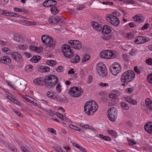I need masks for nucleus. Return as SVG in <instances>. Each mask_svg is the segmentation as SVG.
Wrapping results in <instances>:
<instances>
[{
    "label": "nucleus",
    "mask_w": 152,
    "mask_h": 152,
    "mask_svg": "<svg viewBox=\"0 0 152 152\" xmlns=\"http://www.w3.org/2000/svg\"><path fill=\"white\" fill-rule=\"evenodd\" d=\"M98 108L97 104L94 100L87 102L84 107V112L88 115H93Z\"/></svg>",
    "instance_id": "obj_1"
},
{
    "label": "nucleus",
    "mask_w": 152,
    "mask_h": 152,
    "mask_svg": "<svg viewBox=\"0 0 152 152\" xmlns=\"http://www.w3.org/2000/svg\"><path fill=\"white\" fill-rule=\"evenodd\" d=\"M135 77L133 71L129 70L124 72L121 76V80L123 83H128L132 81Z\"/></svg>",
    "instance_id": "obj_2"
},
{
    "label": "nucleus",
    "mask_w": 152,
    "mask_h": 152,
    "mask_svg": "<svg viewBox=\"0 0 152 152\" xmlns=\"http://www.w3.org/2000/svg\"><path fill=\"white\" fill-rule=\"evenodd\" d=\"M58 81L57 77L53 75L46 76L45 78V83L50 87H53L56 85Z\"/></svg>",
    "instance_id": "obj_3"
},
{
    "label": "nucleus",
    "mask_w": 152,
    "mask_h": 152,
    "mask_svg": "<svg viewBox=\"0 0 152 152\" xmlns=\"http://www.w3.org/2000/svg\"><path fill=\"white\" fill-rule=\"evenodd\" d=\"M61 49L64 56L66 58H71L74 56V53L71 50L69 46L66 44L62 45Z\"/></svg>",
    "instance_id": "obj_4"
},
{
    "label": "nucleus",
    "mask_w": 152,
    "mask_h": 152,
    "mask_svg": "<svg viewBox=\"0 0 152 152\" xmlns=\"http://www.w3.org/2000/svg\"><path fill=\"white\" fill-rule=\"evenodd\" d=\"M69 94L75 97H78L80 96L83 93V89L80 88L79 89L77 87H73L69 90Z\"/></svg>",
    "instance_id": "obj_5"
},
{
    "label": "nucleus",
    "mask_w": 152,
    "mask_h": 152,
    "mask_svg": "<svg viewBox=\"0 0 152 152\" xmlns=\"http://www.w3.org/2000/svg\"><path fill=\"white\" fill-rule=\"evenodd\" d=\"M96 69L98 73L101 76L105 77L107 75L106 66L103 63H99L97 65Z\"/></svg>",
    "instance_id": "obj_6"
},
{
    "label": "nucleus",
    "mask_w": 152,
    "mask_h": 152,
    "mask_svg": "<svg viewBox=\"0 0 152 152\" xmlns=\"http://www.w3.org/2000/svg\"><path fill=\"white\" fill-rule=\"evenodd\" d=\"M117 109L115 107H111L108 110V117L109 119L114 122L117 116Z\"/></svg>",
    "instance_id": "obj_7"
},
{
    "label": "nucleus",
    "mask_w": 152,
    "mask_h": 152,
    "mask_svg": "<svg viewBox=\"0 0 152 152\" xmlns=\"http://www.w3.org/2000/svg\"><path fill=\"white\" fill-rule=\"evenodd\" d=\"M100 56L102 58L107 59L113 58L115 56V54L113 51L109 50L103 51L100 53Z\"/></svg>",
    "instance_id": "obj_8"
},
{
    "label": "nucleus",
    "mask_w": 152,
    "mask_h": 152,
    "mask_svg": "<svg viewBox=\"0 0 152 152\" xmlns=\"http://www.w3.org/2000/svg\"><path fill=\"white\" fill-rule=\"evenodd\" d=\"M107 20H109L110 23L114 26H118L120 23L118 18L112 14L109 15L107 17Z\"/></svg>",
    "instance_id": "obj_9"
},
{
    "label": "nucleus",
    "mask_w": 152,
    "mask_h": 152,
    "mask_svg": "<svg viewBox=\"0 0 152 152\" xmlns=\"http://www.w3.org/2000/svg\"><path fill=\"white\" fill-rule=\"evenodd\" d=\"M68 43L74 49L79 50L82 48L81 44L79 41L70 40L68 41Z\"/></svg>",
    "instance_id": "obj_10"
},
{
    "label": "nucleus",
    "mask_w": 152,
    "mask_h": 152,
    "mask_svg": "<svg viewBox=\"0 0 152 152\" xmlns=\"http://www.w3.org/2000/svg\"><path fill=\"white\" fill-rule=\"evenodd\" d=\"M61 18L59 17H56L55 16H52L48 19L49 22L50 24H54L57 23L61 19Z\"/></svg>",
    "instance_id": "obj_11"
},
{
    "label": "nucleus",
    "mask_w": 152,
    "mask_h": 152,
    "mask_svg": "<svg viewBox=\"0 0 152 152\" xmlns=\"http://www.w3.org/2000/svg\"><path fill=\"white\" fill-rule=\"evenodd\" d=\"M11 62V60L8 56H3L0 58V62H2L6 64H9Z\"/></svg>",
    "instance_id": "obj_12"
},
{
    "label": "nucleus",
    "mask_w": 152,
    "mask_h": 152,
    "mask_svg": "<svg viewBox=\"0 0 152 152\" xmlns=\"http://www.w3.org/2000/svg\"><path fill=\"white\" fill-rule=\"evenodd\" d=\"M11 55L12 58H13L16 61H18L19 60H20L22 59V56L20 54L17 52H12Z\"/></svg>",
    "instance_id": "obj_13"
},
{
    "label": "nucleus",
    "mask_w": 152,
    "mask_h": 152,
    "mask_svg": "<svg viewBox=\"0 0 152 152\" xmlns=\"http://www.w3.org/2000/svg\"><path fill=\"white\" fill-rule=\"evenodd\" d=\"M47 38V39L45 40V43L46 44L47 47H50L53 49L54 47V42H52V44L51 45L50 43L51 41L52 40V38L48 35Z\"/></svg>",
    "instance_id": "obj_14"
},
{
    "label": "nucleus",
    "mask_w": 152,
    "mask_h": 152,
    "mask_svg": "<svg viewBox=\"0 0 152 152\" xmlns=\"http://www.w3.org/2000/svg\"><path fill=\"white\" fill-rule=\"evenodd\" d=\"M34 83L37 85L43 86L44 84L45 83V79H44L41 78H38L34 80Z\"/></svg>",
    "instance_id": "obj_15"
},
{
    "label": "nucleus",
    "mask_w": 152,
    "mask_h": 152,
    "mask_svg": "<svg viewBox=\"0 0 152 152\" xmlns=\"http://www.w3.org/2000/svg\"><path fill=\"white\" fill-rule=\"evenodd\" d=\"M144 129L146 132L152 134V123L146 124L144 126Z\"/></svg>",
    "instance_id": "obj_16"
},
{
    "label": "nucleus",
    "mask_w": 152,
    "mask_h": 152,
    "mask_svg": "<svg viewBox=\"0 0 152 152\" xmlns=\"http://www.w3.org/2000/svg\"><path fill=\"white\" fill-rule=\"evenodd\" d=\"M111 31L110 27L108 25H104L103 26L102 33L103 34H109Z\"/></svg>",
    "instance_id": "obj_17"
},
{
    "label": "nucleus",
    "mask_w": 152,
    "mask_h": 152,
    "mask_svg": "<svg viewBox=\"0 0 152 152\" xmlns=\"http://www.w3.org/2000/svg\"><path fill=\"white\" fill-rule=\"evenodd\" d=\"M126 100L130 104L132 105H135L137 104V101L133 99L130 96H127L125 97Z\"/></svg>",
    "instance_id": "obj_18"
},
{
    "label": "nucleus",
    "mask_w": 152,
    "mask_h": 152,
    "mask_svg": "<svg viewBox=\"0 0 152 152\" xmlns=\"http://www.w3.org/2000/svg\"><path fill=\"white\" fill-rule=\"evenodd\" d=\"M92 25L93 28L96 31H99L102 29L101 25L96 22H92Z\"/></svg>",
    "instance_id": "obj_19"
},
{
    "label": "nucleus",
    "mask_w": 152,
    "mask_h": 152,
    "mask_svg": "<svg viewBox=\"0 0 152 152\" xmlns=\"http://www.w3.org/2000/svg\"><path fill=\"white\" fill-rule=\"evenodd\" d=\"M142 16L140 14L136 15L135 16L133 17V18L135 19L134 21L135 22H142L143 20L142 19Z\"/></svg>",
    "instance_id": "obj_20"
},
{
    "label": "nucleus",
    "mask_w": 152,
    "mask_h": 152,
    "mask_svg": "<svg viewBox=\"0 0 152 152\" xmlns=\"http://www.w3.org/2000/svg\"><path fill=\"white\" fill-rule=\"evenodd\" d=\"M110 70L112 74L114 75H116L119 73L121 70L118 69L115 67L112 66L110 69Z\"/></svg>",
    "instance_id": "obj_21"
},
{
    "label": "nucleus",
    "mask_w": 152,
    "mask_h": 152,
    "mask_svg": "<svg viewBox=\"0 0 152 152\" xmlns=\"http://www.w3.org/2000/svg\"><path fill=\"white\" fill-rule=\"evenodd\" d=\"M80 57L77 54H75V56L71 59V61L73 63H78L80 61Z\"/></svg>",
    "instance_id": "obj_22"
},
{
    "label": "nucleus",
    "mask_w": 152,
    "mask_h": 152,
    "mask_svg": "<svg viewBox=\"0 0 152 152\" xmlns=\"http://www.w3.org/2000/svg\"><path fill=\"white\" fill-rule=\"evenodd\" d=\"M55 93H53L52 91L48 92L47 93V95L48 97L51 99H56L57 97L54 95Z\"/></svg>",
    "instance_id": "obj_23"
},
{
    "label": "nucleus",
    "mask_w": 152,
    "mask_h": 152,
    "mask_svg": "<svg viewBox=\"0 0 152 152\" xmlns=\"http://www.w3.org/2000/svg\"><path fill=\"white\" fill-rule=\"evenodd\" d=\"M50 10L51 13L54 15L56 14L59 12V10L57 9V7L56 6H54L51 7Z\"/></svg>",
    "instance_id": "obj_24"
},
{
    "label": "nucleus",
    "mask_w": 152,
    "mask_h": 152,
    "mask_svg": "<svg viewBox=\"0 0 152 152\" xmlns=\"http://www.w3.org/2000/svg\"><path fill=\"white\" fill-rule=\"evenodd\" d=\"M41 57L39 56H34L31 59L30 61L34 63L38 62L40 59Z\"/></svg>",
    "instance_id": "obj_25"
},
{
    "label": "nucleus",
    "mask_w": 152,
    "mask_h": 152,
    "mask_svg": "<svg viewBox=\"0 0 152 152\" xmlns=\"http://www.w3.org/2000/svg\"><path fill=\"white\" fill-rule=\"evenodd\" d=\"M90 58V56L87 54H85L83 55V58L81 59V61L82 63L86 62L89 60Z\"/></svg>",
    "instance_id": "obj_26"
},
{
    "label": "nucleus",
    "mask_w": 152,
    "mask_h": 152,
    "mask_svg": "<svg viewBox=\"0 0 152 152\" xmlns=\"http://www.w3.org/2000/svg\"><path fill=\"white\" fill-rule=\"evenodd\" d=\"M47 64L50 66H54L57 64V62L55 61L49 60L47 61Z\"/></svg>",
    "instance_id": "obj_27"
},
{
    "label": "nucleus",
    "mask_w": 152,
    "mask_h": 152,
    "mask_svg": "<svg viewBox=\"0 0 152 152\" xmlns=\"http://www.w3.org/2000/svg\"><path fill=\"white\" fill-rule=\"evenodd\" d=\"M121 105L122 108L125 110H127L129 109V107L126 103L123 102L121 103Z\"/></svg>",
    "instance_id": "obj_28"
},
{
    "label": "nucleus",
    "mask_w": 152,
    "mask_h": 152,
    "mask_svg": "<svg viewBox=\"0 0 152 152\" xmlns=\"http://www.w3.org/2000/svg\"><path fill=\"white\" fill-rule=\"evenodd\" d=\"M148 99L149 100L148 101L147 100H145L146 104L150 109L152 110V102L149 99Z\"/></svg>",
    "instance_id": "obj_29"
},
{
    "label": "nucleus",
    "mask_w": 152,
    "mask_h": 152,
    "mask_svg": "<svg viewBox=\"0 0 152 152\" xmlns=\"http://www.w3.org/2000/svg\"><path fill=\"white\" fill-rule=\"evenodd\" d=\"M14 39L15 41L18 42H22L23 39L19 35H17L15 36Z\"/></svg>",
    "instance_id": "obj_30"
},
{
    "label": "nucleus",
    "mask_w": 152,
    "mask_h": 152,
    "mask_svg": "<svg viewBox=\"0 0 152 152\" xmlns=\"http://www.w3.org/2000/svg\"><path fill=\"white\" fill-rule=\"evenodd\" d=\"M40 70L42 72H48L50 71V68L48 66H44L40 68Z\"/></svg>",
    "instance_id": "obj_31"
},
{
    "label": "nucleus",
    "mask_w": 152,
    "mask_h": 152,
    "mask_svg": "<svg viewBox=\"0 0 152 152\" xmlns=\"http://www.w3.org/2000/svg\"><path fill=\"white\" fill-rule=\"evenodd\" d=\"M69 127L74 130H75L76 131H81L82 130V129H80L79 127L70 124L69 125Z\"/></svg>",
    "instance_id": "obj_32"
},
{
    "label": "nucleus",
    "mask_w": 152,
    "mask_h": 152,
    "mask_svg": "<svg viewBox=\"0 0 152 152\" xmlns=\"http://www.w3.org/2000/svg\"><path fill=\"white\" fill-rule=\"evenodd\" d=\"M104 35L102 37L103 39L104 40H107L110 39L112 36L109 34H104Z\"/></svg>",
    "instance_id": "obj_33"
},
{
    "label": "nucleus",
    "mask_w": 152,
    "mask_h": 152,
    "mask_svg": "<svg viewBox=\"0 0 152 152\" xmlns=\"http://www.w3.org/2000/svg\"><path fill=\"white\" fill-rule=\"evenodd\" d=\"M27 72H30L32 71L33 69V66L31 65H27L25 68Z\"/></svg>",
    "instance_id": "obj_34"
},
{
    "label": "nucleus",
    "mask_w": 152,
    "mask_h": 152,
    "mask_svg": "<svg viewBox=\"0 0 152 152\" xmlns=\"http://www.w3.org/2000/svg\"><path fill=\"white\" fill-rule=\"evenodd\" d=\"M99 136L100 138L105 140L107 141H110L111 140V139L110 137L107 136H104L102 134H99Z\"/></svg>",
    "instance_id": "obj_35"
},
{
    "label": "nucleus",
    "mask_w": 152,
    "mask_h": 152,
    "mask_svg": "<svg viewBox=\"0 0 152 152\" xmlns=\"http://www.w3.org/2000/svg\"><path fill=\"white\" fill-rule=\"evenodd\" d=\"M112 67L116 68L118 69L121 70V65L117 63H115L112 65Z\"/></svg>",
    "instance_id": "obj_36"
},
{
    "label": "nucleus",
    "mask_w": 152,
    "mask_h": 152,
    "mask_svg": "<svg viewBox=\"0 0 152 152\" xmlns=\"http://www.w3.org/2000/svg\"><path fill=\"white\" fill-rule=\"evenodd\" d=\"M107 132L114 137H115L116 136L117 133L115 131L113 130H108L107 131Z\"/></svg>",
    "instance_id": "obj_37"
},
{
    "label": "nucleus",
    "mask_w": 152,
    "mask_h": 152,
    "mask_svg": "<svg viewBox=\"0 0 152 152\" xmlns=\"http://www.w3.org/2000/svg\"><path fill=\"white\" fill-rule=\"evenodd\" d=\"M43 6L46 7H50V0H47L45 1L43 3Z\"/></svg>",
    "instance_id": "obj_38"
},
{
    "label": "nucleus",
    "mask_w": 152,
    "mask_h": 152,
    "mask_svg": "<svg viewBox=\"0 0 152 152\" xmlns=\"http://www.w3.org/2000/svg\"><path fill=\"white\" fill-rule=\"evenodd\" d=\"M54 148L59 152H65L63 151V149H61V148L58 145H56L54 146Z\"/></svg>",
    "instance_id": "obj_39"
},
{
    "label": "nucleus",
    "mask_w": 152,
    "mask_h": 152,
    "mask_svg": "<svg viewBox=\"0 0 152 152\" xmlns=\"http://www.w3.org/2000/svg\"><path fill=\"white\" fill-rule=\"evenodd\" d=\"M116 103V102H115V99H111L110 101L109 102V105L111 106L115 105Z\"/></svg>",
    "instance_id": "obj_40"
},
{
    "label": "nucleus",
    "mask_w": 152,
    "mask_h": 152,
    "mask_svg": "<svg viewBox=\"0 0 152 152\" xmlns=\"http://www.w3.org/2000/svg\"><path fill=\"white\" fill-rule=\"evenodd\" d=\"M2 14L5 15L12 17V15L13 14V12H6L5 10H3L2 12Z\"/></svg>",
    "instance_id": "obj_41"
},
{
    "label": "nucleus",
    "mask_w": 152,
    "mask_h": 152,
    "mask_svg": "<svg viewBox=\"0 0 152 152\" xmlns=\"http://www.w3.org/2000/svg\"><path fill=\"white\" fill-rule=\"evenodd\" d=\"M56 91L59 93H60L61 91V86L59 83H58L57 86H56Z\"/></svg>",
    "instance_id": "obj_42"
},
{
    "label": "nucleus",
    "mask_w": 152,
    "mask_h": 152,
    "mask_svg": "<svg viewBox=\"0 0 152 152\" xmlns=\"http://www.w3.org/2000/svg\"><path fill=\"white\" fill-rule=\"evenodd\" d=\"M45 111L47 112V114L49 115L52 116L54 115V113L52 111L50 110H45Z\"/></svg>",
    "instance_id": "obj_43"
},
{
    "label": "nucleus",
    "mask_w": 152,
    "mask_h": 152,
    "mask_svg": "<svg viewBox=\"0 0 152 152\" xmlns=\"http://www.w3.org/2000/svg\"><path fill=\"white\" fill-rule=\"evenodd\" d=\"M50 7L55 5L57 4L56 1L54 0H50Z\"/></svg>",
    "instance_id": "obj_44"
},
{
    "label": "nucleus",
    "mask_w": 152,
    "mask_h": 152,
    "mask_svg": "<svg viewBox=\"0 0 152 152\" xmlns=\"http://www.w3.org/2000/svg\"><path fill=\"white\" fill-rule=\"evenodd\" d=\"M80 125L81 127L84 128L91 129L92 128L91 127H90L87 125H83V124L82 123H80Z\"/></svg>",
    "instance_id": "obj_45"
},
{
    "label": "nucleus",
    "mask_w": 152,
    "mask_h": 152,
    "mask_svg": "<svg viewBox=\"0 0 152 152\" xmlns=\"http://www.w3.org/2000/svg\"><path fill=\"white\" fill-rule=\"evenodd\" d=\"M147 80L149 83H152V73L148 75Z\"/></svg>",
    "instance_id": "obj_46"
},
{
    "label": "nucleus",
    "mask_w": 152,
    "mask_h": 152,
    "mask_svg": "<svg viewBox=\"0 0 152 152\" xmlns=\"http://www.w3.org/2000/svg\"><path fill=\"white\" fill-rule=\"evenodd\" d=\"M64 70L63 67L61 66H58V68L56 69V70L58 72H62Z\"/></svg>",
    "instance_id": "obj_47"
},
{
    "label": "nucleus",
    "mask_w": 152,
    "mask_h": 152,
    "mask_svg": "<svg viewBox=\"0 0 152 152\" xmlns=\"http://www.w3.org/2000/svg\"><path fill=\"white\" fill-rule=\"evenodd\" d=\"M123 58L126 61H128L129 60V56L126 54L123 55Z\"/></svg>",
    "instance_id": "obj_48"
},
{
    "label": "nucleus",
    "mask_w": 152,
    "mask_h": 152,
    "mask_svg": "<svg viewBox=\"0 0 152 152\" xmlns=\"http://www.w3.org/2000/svg\"><path fill=\"white\" fill-rule=\"evenodd\" d=\"M48 132H50L56 135V132L55 130L53 128H48Z\"/></svg>",
    "instance_id": "obj_49"
},
{
    "label": "nucleus",
    "mask_w": 152,
    "mask_h": 152,
    "mask_svg": "<svg viewBox=\"0 0 152 152\" xmlns=\"http://www.w3.org/2000/svg\"><path fill=\"white\" fill-rule=\"evenodd\" d=\"M93 77L91 75L89 76L87 80V83H91L92 81Z\"/></svg>",
    "instance_id": "obj_50"
},
{
    "label": "nucleus",
    "mask_w": 152,
    "mask_h": 152,
    "mask_svg": "<svg viewBox=\"0 0 152 152\" xmlns=\"http://www.w3.org/2000/svg\"><path fill=\"white\" fill-rule=\"evenodd\" d=\"M48 35H43L42 36L41 39L42 42L44 43H45V40L47 39Z\"/></svg>",
    "instance_id": "obj_51"
},
{
    "label": "nucleus",
    "mask_w": 152,
    "mask_h": 152,
    "mask_svg": "<svg viewBox=\"0 0 152 152\" xmlns=\"http://www.w3.org/2000/svg\"><path fill=\"white\" fill-rule=\"evenodd\" d=\"M77 148L79 149L80 151H81L83 152H87L85 148L79 145L78 146Z\"/></svg>",
    "instance_id": "obj_52"
},
{
    "label": "nucleus",
    "mask_w": 152,
    "mask_h": 152,
    "mask_svg": "<svg viewBox=\"0 0 152 152\" xmlns=\"http://www.w3.org/2000/svg\"><path fill=\"white\" fill-rule=\"evenodd\" d=\"M134 71L137 73L138 74H139L141 72L139 68H138L137 66H135L134 67Z\"/></svg>",
    "instance_id": "obj_53"
},
{
    "label": "nucleus",
    "mask_w": 152,
    "mask_h": 152,
    "mask_svg": "<svg viewBox=\"0 0 152 152\" xmlns=\"http://www.w3.org/2000/svg\"><path fill=\"white\" fill-rule=\"evenodd\" d=\"M146 63L148 65L152 66V59L151 58H148L146 60Z\"/></svg>",
    "instance_id": "obj_54"
},
{
    "label": "nucleus",
    "mask_w": 152,
    "mask_h": 152,
    "mask_svg": "<svg viewBox=\"0 0 152 152\" xmlns=\"http://www.w3.org/2000/svg\"><path fill=\"white\" fill-rule=\"evenodd\" d=\"M102 4H103L109 5L112 6L113 4V3L112 2H103Z\"/></svg>",
    "instance_id": "obj_55"
},
{
    "label": "nucleus",
    "mask_w": 152,
    "mask_h": 152,
    "mask_svg": "<svg viewBox=\"0 0 152 152\" xmlns=\"http://www.w3.org/2000/svg\"><path fill=\"white\" fill-rule=\"evenodd\" d=\"M109 96L110 98L113 99H116L117 97V95L116 94H109Z\"/></svg>",
    "instance_id": "obj_56"
},
{
    "label": "nucleus",
    "mask_w": 152,
    "mask_h": 152,
    "mask_svg": "<svg viewBox=\"0 0 152 152\" xmlns=\"http://www.w3.org/2000/svg\"><path fill=\"white\" fill-rule=\"evenodd\" d=\"M18 47L19 49L22 50L25 49L26 48V46L25 45H18Z\"/></svg>",
    "instance_id": "obj_57"
},
{
    "label": "nucleus",
    "mask_w": 152,
    "mask_h": 152,
    "mask_svg": "<svg viewBox=\"0 0 152 152\" xmlns=\"http://www.w3.org/2000/svg\"><path fill=\"white\" fill-rule=\"evenodd\" d=\"M149 24L147 23H146L145 24L144 26L142 27V30H145L147 29L148 28Z\"/></svg>",
    "instance_id": "obj_58"
},
{
    "label": "nucleus",
    "mask_w": 152,
    "mask_h": 152,
    "mask_svg": "<svg viewBox=\"0 0 152 152\" xmlns=\"http://www.w3.org/2000/svg\"><path fill=\"white\" fill-rule=\"evenodd\" d=\"M99 85L102 87H106L108 85L107 83H99Z\"/></svg>",
    "instance_id": "obj_59"
},
{
    "label": "nucleus",
    "mask_w": 152,
    "mask_h": 152,
    "mask_svg": "<svg viewBox=\"0 0 152 152\" xmlns=\"http://www.w3.org/2000/svg\"><path fill=\"white\" fill-rule=\"evenodd\" d=\"M133 89L132 88H128L126 90V92L129 93V94H131L132 92H133Z\"/></svg>",
    "instance_id": "obj_60"
},
{
    "label": "nucleus",
    "mask_w": 152,
    "mask_h": 152,
    "mask_svg": "<svg viewBox=\"0 0 152 152\" xmlns=\"http://www.w3.org/2000/svg\"><path fill=\"white\" fill-rule=\"evenodd\" d=\"M143 41L142 42H143V43L146 42H148L150 40V38L148 37H143Z\"/></svg>",
    "instance_id": "obj_61"
},
{
    "label": "nucleus",
    "mask_w": 152,
    "mask_h": 152,
    "mask_svg": "<svg viewBox=\"0 0 152 152\" xmlns=\"http://www.w3.org/2000/svg\"><path fill=\"white\" fill-rule=\"evenodd\" d=\"M10 50L9 49L6 48H4L2 49V51L3 52H5L6 53H7V52L10 51Z\"/></svg>",
    "instance_id": "obj_62"
},
{
    "label": "nucleus",
    "mask_w": 152,
    "mask_h": 152,
    "mask_svg": "<svg viewBox=\"0 0 152 152\" xmlns=\"http://www.w3.org/2000/svg\"><path fill=\"white\" fill-rule=\"evenodd\" d=\"M23 54L25 55V56L28 58H29L32 56V55L29 53L28 52H24Z\"/></svg>",
    "instance_id": "obj_63"
},
{
    "label": "nucleus",
    "mask_w": 152,
    "mask_h": 152,
    "mask_svg": "<svg viewBox=\"0 0 152 152\" xmlns=\"http://www.w3.org/2000/svg\"><path fill=\"white\" fill-rule=\"evenodd\" d=\"M7 43L1 40L0 41V45L1 46H4L6 45Z\"/></svg>",
    "instance_id": "obj_64"
}]
</instances>
